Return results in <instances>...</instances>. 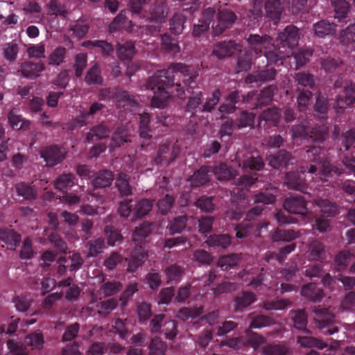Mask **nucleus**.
I'll return each mask as SVG.
<instances>
[{
    "label": "nucleus",
    "instance_id": "f257e3e1",
    "mask_svg": "<svg viewBox=\"0 0 355 355\" xmlns=\"http://www.w3.org/2000/svg\"><path fill=\"white\" fill-rule=\"evenodd\" d=\"M322 148L320 146H313L306 151L304 157L310 163L318 164L320 170L318 171L316 165L310 164L302 167L301 172L291 171L286 174L284 184L286 187L293 190L299 191L307 193L309 189L305 180V172L315 174L320 180H325L327 178L339 176L343 173V169L331 164L328 158H325L322 154Z\"/></svg>",
    "mask_w": 355,
    "mask_h": 355
},
{
    "label": "nucleus",
    "instance_id": "f03ea898",
    "mask_svg": "<svg viewBox=\"0 0 355 355\" xmlns=\"http://www.w3.org/2000/svg\"><path fill=\"white\" fill-rule=\"evenodd\" d=\"M172 68L184 76L183 83L189 94L186 108L188 112L193 113L202 101V92L196 86V82L198 73L193 67L180 62L174 63Z\"/></svg>",
    "mask_w": 355,
    "mask_h": 355
},
{
    "label": "nucleus",
    "instance_id": "7ed1b4c3",
    "mask_svg": "<svg viewBox=\"0 0 355 355\" xmlns=\"http://www.w3.org/2000/svg\"><path fill=\"white\" fill-rule=\"evenodd\" d=\"M171 64L168 69L157 70V108H164L167 106L173 92L175 85V75L178 73L173 70Z\"/></svg>",
    "mask_w": 355,
    "mask_h": 355
},
{
    "label": "nucleus",
    "instance_id": "20e7f679",
    "mask_svg": "<svg viewBox=\"0 0 355 355\" xmlns=\"http://www.w3.org/2000/svg\"><path fill=\"white\" fill-rule=\"evenodd\" d=\"M327 127L313 126L309 121H302L300 123L294 125L292 128V135L294 138H301L311 140L313 143L320 144L327 138Z\"/></svg>",
    "mask_w": 355,
    "mask_h": 355
},
{
    "label": "nucleus",
    "instance_id": "39448f33",
    "mask_svg": "<svg viewBox=\"0 0 355 355\" xmlns=\"http://www.w3.org/2000/svg\"><path fill=\"white\" fill-rule=\"evenodd\" d=\"M313 313L315 322L324 334L338 332V328L334 326L335 315L327 308L319 305L315 307Z\"/></svg>",
    "mask_w": 355,
    "mask_h": 355
},
{
    "label": "nucleus",
    "instance_id": "423d86ee",
    "mask_svg": "<svg viewBox=\"0 0 355 355\" xmlns=\"http://www.w3.org/2000/svg\"><path fill=\"white\" fill-rule=\"evenodd\" d=\"M248 338L244 337L227 338L224 341V345L234 349H240L243 347H252L254 349L258 347L264 342V338L256 333L247 331Z\"/></svg>",
    "mask_w": 355,
    "mask_h": 355
},
{
    "label": "nucleus",
    "instance_id": "0eeeda50",
    "mask_svg": "<svg viewBox=\"0 0 355 355\" xmlns=\"http://www.w3.org/2000/svg\"><path fill=\"white\" fill-rule=\"evenodd\" d=\"M218 24L213 26L214 35H220L226 28L232 27L237 19L236 14L230 10H219L218 15Z\"/></svg>",
    "mask_w": 355,
    "mask_h": 355
},
{
    "label": "nucleus",
    "instance_id": "6e6552de",
    "mask_svg": "<svg viewBox=\"0 0 355 355\" xmlns=\"http://www.w3.org/2000/svg\"><path fill=\"white\" fill-rule=\"evenodd\" d=\"M215 14V9L211 7L206 8L203 11L201 18L198 20V23L193 26L192 32L193 37H200L207 32L211 23L214 20Z\"/></svg>",
    "mask_w": 355,
    "mask_h": 355
},
{
    "label": "nucleus",
    "instance_id": "1a4fd4ad",
    "mask_svg": "<svg viewBox=\"0 0 355 355\" xmlns=\"http://www.w3.org/2000/svg\"><path fill=\"white\" fill-rule=\"evenodd\" d=\"M268 223H256L254 221L246 218L235 226L236 236L239 239H244L249 236L251 234L255 236H259V231L263 227H266Z\"/></svg>",
    "mask_w": 355,
    "mask_h": 355
},
{
    "label": "nucleus",
    "instance_id": "9d476101",
    "mask_svg": "<svg viewBox=\"0 0 355 355\" xmlns=\"http://www.w3.org/2000/svg\"><path fill=\"white\" fill-rule=\"evenodd\" d=\"M300 30L294 25L287 26L279 33L278 39L283 47L293 49L296 46L300 40Z\"/></svg>",
    "mask_w": 355,
    "mask_h": 355
},
{
    "label": "nucleus",
    "instance_id": "9b49d317",
    "mask_svg": "<svg viewBox=\"0 0 355 355\" xmlns=\"http://www.w3.org/2000/svg\"><path fill=\"white\" fill-rule=\"evenodd\" d=\"M284 209L290 214L305 216L308 212L306 202L298 195H293L285 199Z\"/></svg>",
    "mask_w": 355,
    "mask_h": 355
},
{
    "label": "nucleus",
    "instance_id": "f8f14e48",
    "mask_svg": "<svg viewBox=\"0 0 355 355\" xmlns=\"http://www.w3.org/2000/svg\"><path fill=\"white\" fill-rule=\"evenodd\" d=\"M65 150L57 145L46 147L41 151V157L49 166L60 163L65 158Z\"/></svg>",
    "mask_w": 355,
    "mask_h": 355
},
{
    "label": "nucleus",
    "instance_id": "ddd939ff",
    "mask_svg": "<svg viewBox=\"0 0 355 355\" xmlns=\"http://www.w3.org/2000/svg\"><path fill=\"white\" fill-rule=\"evenodd\" d=\"M246 41L250 48L258 55L263 53L266 49L270 47L272 40L267 35L261 36L257 34H250L246 37Z\"/></svg>",
    "mask_w": 355,
    "mask_h": 355
},
{
    "label": "nucleus",
    "instance_id": "4468645a",
    "mask_svg": "<svg viewBox=\"0 0 355 355\" xmlns=\"http://www.w3.org/2000/svg\"><path fill=\"white\" fill-rule=\"evenodd\" d=\"M345 97L338 96L334 105L337 114H342L344 110L355 103V85H349L345 88Z\"/></svg>",
    "mask_w": 355,
    "mask_h": 355
},
{
    "label": "nucleus",
    "instance_id": "2eb2a0df",
    "mask_svg": "<svg viewBox=\"0 0 355 355\" xmlns=\"http://www.w3.org/2000/svg\"><path fill=\"white\" fill-rule=\"evenodd\" d=\"M241 51V46L234 41H223L218 42L213 49V54L218 59L232 55L236 51Z\"/></svg>",
    "mask_w": 355,
    "mask_h": 355
},
{
    "label": "nucleus",
    "instance_id": "dca6fc26",
    "mask_svg": "<svg viewBox=\"0 0 355 355\" xmlns=\"http://www.w3.org/2000/svg\"><path fill=\"white\" fill-rule=\"evenodd\" d=\"M212 167L202 166L189 178V181L193 187H201L211 180Z\"/></svg>",
    "mask_w": 355,
    "mask_h": 355
},
{
    "label": "nucleus",
    "instance_id": "f3484780",
    "mask_svg": "<svg viewBox=\"0 0 355 355\" xmlns=\"http://www.w3.org/2000/svg\"><path fill=\"white\" fill-rule=\"evenodd\" d=\"M264 8L266 17L277 24L280 20L284 10L281 0H266Z\"/></svg>",
    "mask_w": 355,
    "mask_h": 355
},
{
    "label": "nucleus",
    "instance_id": "a211bd4d",
    "mask_svg": "<svg viewBox=\"0 0 355 355\" xmlns=\"http://www.w3.org/2000/svg\"><path fill=\"white\" fill-rule=\"evenodd\" d=\"M126 10H122L115 17L109 26V31L111 33L118 31L121 29L125 30L128 33L132 31V21L128 20L126 17Z\"/></svg>",
    "mask_w": 355,
    "mask_h": 355
},
{
    "label": "nucleus",
    "instance_id": "6ab92c4d",
    "mask_svg": "<svg viewBox=\"0 0 355 355\" xmlns=\"http://www.w3.org/2000/svg\"><path fill=\"white\" fill-rule=\"evenodd\" d=\"M113 180V173L111 171L104 169L94 174L93 178L92 179V184L96 189L107 188L112 184Z\"/></svg>",
    "mask_w": 355,
    "mask_h": 355
},
{
    "label": "nucleus",
    "instance_id": "aec40b11",
    "mask_svg": "<svg viewBox=\"0 0 355 355\" xmlns=\"http://www.w3.org/2000/svg\"><path fill=\"white\" fill-rule=\"evenodd\" d=\"M147 258V253L141 245H137L128 259V271H135Z\"/></svg>",
    "mask_w": 355,
    "mask_h": 355
},
{
    "label": "nucleus",
    "instance_id": "412c9836",
    "mask_svg": "<svg viewBox=\"0 0 355 355\" xmlns=\"http://www.w3.org/2000/svg\"><path fill=\"white\" fill-rule=\"evenodd\" d=\"M44 69V64L40 62H24L21 65V69L19 71L21 74L28 78L35 79L40 76L42 71Z\"/></svg>",
    "mask_w": 355,
    "mask_h": 355
},
{
    "label": "nucleus",
    "instance_id": "4be33fe9",
    "mask_svg": "<svg viewBox=\"0 0 355 355\" xmlns=\"http://www.w3.org/2000/svg\"><path fill=\"white\" fill-rule=\"evenodd\" d=\"M111 131L110 128L101 122L92 126L86 135V139L88 142L104 139L108 138Z\"/></svg>",
    "mask_w": 355,
    "mask_h": 355
},
{
    "label": "nucleus",
    "instance_id": "5701e85b",
    "mask_svg": "<svg viewBox=\"0 0 355 355\" xmlns=\"http://www.w3.org/2000/svg\"><path fill=\"white\" fill-rule=\"evenodd\" d=\"M315 35L320 38L334 35L336 32V25L326 19H322L313 24Z\"/></svg>",
    "mask_w": 355,
    "mask_h": 355
},
{
    "label": "nucleus",
    "instance_id": "b1692460",
    "mask_svg": "<svg viewBox=\"0 0 355 355\" xmlns=\"http://www.w3.org/2000/svg\"><path fill=\"white\" fill-rule=\"evenodd\" d=\"M8 120L10 125L15 130H24L29 129L31 121L25 119L21 114H19V110L13 108L8 113Z\"/></svg>",
    "mask_w": 355,
    "mask_h": 355
},
{
    "label": "nucleus",
    "instance_id": "393cba45",
    "mask_svg": "<svg viewBox=\"0 0 355 355\" xmlns=\"http://www.w3.org/2000/svg\"><path fill=\"white\" fill-rule=\"evenodd\" d=\"M179 154V149L173 147L171 151L170 144H166L160 146L157 153V166L159 163L164 162L166 165L170 164Z\"/></svg>",
    "mask_w": 355,
    "mask_h": 355
},
{
    "label": "nucleus",
    "instance_id": "a878e982",
    "mask_svg": "<svg viewBox=\"0 0 355 355\" xmlns=\"http://www.w3.org/2000/svg\"><path fill=\"white\" fill-rule=\"evenodd\" d=\"M277 71L274 68L267 69L249 74L246 78L247 83H265L275 79Z\"/></svg>",
    "mask_w": 355,
    "mask_h": 355
},
{
    "label": "nucleus",
    "instance_id": "bb28decb",
    "mask_svg": "<svg viewBox=\"0 0 355 355\" xmlns=\"http://www.w3.org/2000/svg\"><path fill=\"white\" fill-rule=\"evenodd\" d=\"M302 295L311 302H320L324 296L323 290L314 283L304 285L301 291Z\"/></svg>",
    "mask_w": 355,
    "mask_h": 355
},
{
    "label": "nucleus",
    "instance_id": "cd10ccee",
    "mask_svg": "<svg viewBox=\"0 0 355 355\" xmlns=\"http://www.w3.org/2000/svg\"><path fill=\"white\" fill-rule=\"evenodd\" d=\"M0 240L3 241L10 249H15L19 245L21 235L12 229H0Z\"/></svg>",
    "mask_w": 355,
    "mask_h": 355
},
{
    "label": "nucleus",
    "instance_id": "c85d7f7f",
    "mask_svg": "<svg viewBox=\"0 0 355 355\" xmlns=\"http://www.w3.org/2000/svg\"><path fill=\"white\" fill-rule=\"evenodd\" d=\"M164 318L163 314H157V333L164 331L166 338L173 340L177 334V324L174 320H170L165 322L164 329H161L162 322Z\"/></svg>",
    "mask_w": 355,
    "mask_h": 355
},
{
    "label": "nucleus",
    "instance_id": "c756f323",
    "mask_svg": "<svg viewBox=\"0 0 355 355\" xmlns=\"http://www.w3.org/2000/svg\"><path fill=\"white\" fill-rule=\"evenodd\" d=\"M291 155L285 150H281L277 153L270 155L267 157V161L273 168H279L286 166L290 161Z\"/></svg>",
    "mask_w": 355,
    "mask_h": 355
},
{
    "label": "nucleus",
    "instance_id": "7c9ffc66",
    "mask_svg": "<svg viewBox=\"0 0 355 355\" xmlns=\"http://www.w3.org/2000/svg\"><path fill=\"white\" fill-rule=\"evenodd\" d=\"M241 96L238 90L231 92L225 99V103H222L218 110L223 114H232L235 112L236 104L240 101Z\"/></svg>",
    "mask_w": 355,
    "mask_h": 355
},
{
    "label": "nucleus",
    "instance_id": "2f4dec72",
    "mask_svg": "<svg viewBox=\"0 0 355 355\" xmlns=\"http://www.w3.org/2000/svg\"><path fill=\"white\" fill-rule=\"evenodd\" d=\"M308 252L310 260L322 261L326 258L324 245L317 240L310 243Z\"/></svg>",
    "mask_w": 355,
    "mask_h": 355
},
{
    "label": "nucleus",
    "instance_id": "473e14b6",
    "mask_svg": "<svg viewBox=\"0 0 355 355\" xmlns=\"http://www.w3.org/2000/svg\"><path fill=\"white\" fill-rule=\"evenodd\" d=\"M329 108V100L326 94L321 92L316 94V101L314 105V111L318 116L322 119H326Z\"/></svg>",
    "mask_w": 355,
    "mask_h": 355
},
{
    "label": "nucleus",
    "instance_id": "72a5a7b5",
    "mask_svg": "<svg viewBox=\"0 0 355 355\" xmlns=\"http://www.w3.org/2000/svg\"><path fill=\"white\" fill-rule=\"evenodd\" d=\"M277 92V87L274 85H270L258 94L257 102L254 103V108H258L269 104L273 98L274 94Z\"/></svg>",
    "mask_w": 355,
    "mask_h": 355
},
{
    "label": "nucleus",
    "instance_id": "f704fd0d",
    "mask_svg": "<svg viewBox=\"0 0 355 355\" xmlns=\"http://www.w3.org/2000/svg\"><path fill=\"white\" fill-rule=\"evenodd\" d=\"M74 174L68 173L58 175L54 180V187L60 191L71 188L76 182Z\"/></svg>",
    "mask_w": 355,
    "mask_h": 355
},
{
    "label": "nucleus",
    "instance_id": "c9c22d12",
    "mask_svg": "<svg viewBox=\"0 0 355 355\" xmlns=\"http://www.w3.org/2000/svg\"><path fill=\"white\" fill-rule=\"evenodd\" d=\"M354 256L349 251H340L334 258V268L336 271H343L346 269L351 261L354 260Z\"/></svg>",
    "mask_w": 355,
    "mask_h": 355
},
{
    "label": "nucleus",
    "instance_id": "e433bc0d",
    "mask_svg": "<svg viewBox=\"0 0 355 355\" xmlns=\"http://www.w3.org/2000/svg\"><path fill=\"white\" fill-rule=\"evenodd\" d=\"M321 66L327 73L339 72L344 69V64L338 58L327 57L321 61Z\"/></svg>",
    "mask_w": 355,
    "mask_h": 355
},
{
    "label": "nucleus",
    "instance_id": "4c0bfd02",
    "mask_svg": "<svg viewBox=\"0 0 355 355\" xmlns=\"http://www.w3.org/2000/svg\"><path fill=\"white\" fill-rule=\"evenodd\" d=\"M218 180H228L235 177L236 171L225 163H220L212 168V172Z\"/></svg>",
    "mask_w": 355,
    "mask_h": 355
},
{
    "label": "nucleus",
    "instance_id": "58836bf2",
    "mask_svg": "<svg viewBox=\"0 0 355 355\" xmlns=\"http://www.w3.org/2000/svg\"><path fill=\"white\" fill-rule=\"evenodd\" d=\"M161 49L162 51L175 54L180 52V47L177 39L166 33L161 36Z\"/></svg>",
    "mask_w": 355,
    "mask_h": 355
},
{
    "label": "nucleus",
    "instance_id": "ea45409f",
    "mask_svg": "<svg viewBox=\"0 0 355 355\" xmlns=\"http://www.w3.org/2000/svg\"><path fill=\"white\" fill-rule=\"evenodd\" d=\"M25 345L29 348V352L34 349H40L44 343V336L42 332L37 331L27 335L24 338Z\"/></svg>",
    "mask_w": 355,
    "mask_h": 355
},
{
    "label": "nucleus",
    "instance_id": "a19ab883",
    "mask_svg": "<svg viewBox=\"0 0 355 355\" xmlns=\"http://www.w3.org/2000/svg\"><path fill=\"white\" fill-rule=\"evenodd\" d=\"M292 320L293 326L295 329L302 331L303 332L310 334L311 331L306 329L307 326V314L303 309H299L293 311Z\"/></svg>",
    "mask_w": 355,
    "mask_h": 355
},
{
    "label": "nucleus",
    "instance_id": "79ce46f5",
    "mask_svg": "<svg viewBox=\"0 0 355 355\" xmlns=\"http://www.w3.org/2000/svg\"><path fill=\"white\" fill-rule=\"evenodd\" d=\"M116 53L119 59L122 60H130L135 53V44L131 41L119 43Z\"/></svg>",
    "mask_w": 355,
    "mask_h": 355
},
{
    "label": "nucleus",
    "instance_id": "37998d69",
    "mask_svg": "<svg viewBox=\"0 0 355 355\" xmlns=\"http://www.w3.org/2000/svg\"><path fill=\"white\" fill-rule=\"evenodd\" d=\"M297 343L302 347L312 348L315 347L319 349H322L327 347V345L322 340L313 336H299L297 338Z\"/></svg>",
    "mask_w": 355,
    "mask_h": 355
},
{
    "label": "nucleus",
    "instance_id": "c03bdc74",
    "mask_svg": "<svg viewBox=\"0 0 355 355\" xmlns=\"http://www.w3.org/2000/svg\"><path fill=\"white\" fill-rule=\"evenodd\" d=\"M239 166L242 167L244 171H259L263 169L264 166V162L261 157H253L251 156L242 162V164H239Z\"/></svg>",
    "mask_w": 355,
    "mask_h": 355
},
{
    "label": "nucleus",
    "instance_id": "a18cd8bd",
    "mask_svg": "<svg viewBox=\"0 0 355 355\" xmlns=\"http://www.w3.org/2000/svg\"><path fill=\"white\" fill-rule=\"evenodd\" d=\"M152 230V224L146 221L144 222L141 225L135 228L132 234V240L135 243L141 244Z\"/></svg>",
    "mask_w": 355,
    "mask_h": 355
},
{
    "label": "nucleus",
    "instance_id": "49530a36",
    "mask_svg": "<svg viewBox=\"0 0 355 355\" xmlns=\"http://www.w3.org/2000/svg\"><path fill=\"white\" fill-rule=\"evenodd\" d=\"M206 242L209 246L225 249L231 244L232 239L228 234H213Z\"/></svg>",
    "mask_w": 355,
    "mask_h": 355
},
{
    "label": "nucleus",
    "instance_id": "de8ad7c7",
    "mask_svg": "<svg viewBox=\"0 0 355 355\" xmlns=\"http://www.w3.org/2000/svg\"><path fill=\"white\" fill-rule=\"evenodd\" d=\"M338 142L340 145L339 150L342 151L343 148L344 151L349 150V148L355 143V129H350L342 133V135L338 137Z\"/></svg>",
    "mask_w": 355,
    "mask_h": 355
},
{
    "label": "nucleus",
    "instance_id": "09e8293b",
    "mask_svg": "<svg viewBox=\"0 0 355 355\" xmlns=\"http://www.w3.org/2000/svg\"><path fill=\"white\" fill-rule=\"evenodd\" d=\"M256 300V295L252 292L244 291L234 300L235 309L241 311L252 304Z\"/></svg>",
    "mask_w": 355,
    "mask_h": 355
},
{
    "label": "nucleus",
    "instance_id": "8fccbe9b",
    "mask_svg": "<svg viewBox=\"0 0 355 355\" xmlns=\"http://www.w3.org/2000/svg\"><path fill=\"white\" fill-rule=\"evenodd\" d=\"M115 185L121 196H127L132 193V188L127 174L119 173L116 179Z\"/></svg>",
    "mask_w": 355,
    "mask_h": 355
},
{
    "label": "nucleus",
    "instance_id": "3c124183",
    "mask_svg": "<svg viewBox=\"0 0 355 355\" xmlns=\"http://www.w3.org/2000/svg\"><path fill=\"white\" fill-rule=\"evenodd\" d=\"M318 205L322 213V216L334 217L338 213V205L328 199H320L318 201Z\"/></svg>",
    "mask_w": 355,
    "mask_h": 355
},
{
    "label": "nucleus",
    "instance_id": "603ef678",
    "mask_svg": "<svg viewBox=\"0 0 355 355\" xmlns=\"http://www.w3.org/2000/svg\"><path fill=\"white\" fill-rule=\"evenodd\" d=\"M296 64V67L299 68L305 65L309 62L313 55V50L310 48H302L292 53Z\"/></svg>",
    "mask_w": 355,
    "mask_h": 355
},
{
    "label": "nucleus",
    "instance_id": "864d4df0",
    "mask_svg": "<svg viewBox=\"0 0 355 355\" xmlns=\"http://www.w3.org/2000/svg\"><path fill=\"white\" fill-rule=\"evenodd\" d=\"M17 193L26 200H35L37 193L36 189L30 184L25 182H20L15 185Z\"/></svg>",
    "mask_w": 355,
    "mask_h": 355
},
{
    "label": "nucleus",
    "instance_id": "5fc2aeb1",
    "mask_svg": "<svg viewBox=\"0 0 355 355\" xmlns=\"http://www.w3.org/2000/svg\"><path fill=\"white\" fill-rule=\"evenodd\" d=\"M67 49L62 46L56 47L49 55L47 62L49 65L59 66L64 62Z\"/></svg>",
    "mask_w": 355,
    "mask_h": 355
},
{
    "label": "nucleus",
    "instance_id": "6e6d98bb",
    "mask_svg": "<svg viewBox=\"0 0 355 355\" xmlns=\"http://www.w3.org/2000/svg\"><path fill=\"white\" fill-rule=\"evenodd\" d=\"M281 112L276 107L268 108L259 116L260 121L271 123L274 126H277L279 122Z\"/></svg>",
    "mask_w": 355,
    "mask_h": 355
},
{
    "label": "nucleus",
    "instance_id": "4d7b16f0",
    "mask_svg": "<svg viewBox=\"0 0 355 355\" xmlns=\"http://www.w3.org/2000/svg\"><path fill=\"white\" fill-rule=\"evenodd\" d=\"M85 80L88 85H101L103 78L101 76V70L98 64H94L87 71Z\"/></svg>",
    "mask_w": 355,
    "mask_h": 355
},
{
    "label": "nucleus",
    "instance_id": "13d9d810",
    "mask_svg": "<svg viewBox=\"0 0 355 355\" xmlns=\"http://www.w3.org/2000/svg\"><path fill=\"white\" fill-rule=\"evenodd\" d=\"M299 237V234L293 230H282L277 228L272 234V239L275 242H290Z\"/></svg>",
    "mask_w": 355,
    "mask_h": 355
},
{
    "label": "nucleus",
    "instance_id": "bf43d9fd",
    "mask_svg": "<svg viewBox=\"0 0 355 355\" xmlns=\"http://www.w3.org/2000/svg\"><path fill=\"white\" fill-rule=\"evenodd\" d=\"M187 17L182 13H175L169 21L170 30L175 35H180L184 28Z\"/></svg>",
    "mask_w": 355,
    "mask_h": 355
},
{
    "label": "nucleus",
    "instance_id": "052dcab7",
    "mask_svg": "<svg viewBox=\"0 0 355 355\" xmlns=\"http://www.w3.org/2000/svg\"><path fill=\"white\" fill-rule=\"evenodd\" d=\"M115 97L116 105L118 107H124L125 105L132 107L137 106V101L127 91L118 90L115 94Z\"/></svg>",
    "mask_w": 355,
    "mask_h": 355
},
{
    "label": "nucleus",
    "instance_id": "680f3d73",
    "mask_svg": "<svg viewBox=\"0 0 355 355\" xmlns=\"http://www.w3.org/2000/svg\"><path fill=\"white\" fill-rule=\"evenodd\" d=\"M153 207L152 202L148 199H142L137 202L133 209V218L137 219L148 214Z\"/></svg>",
    "mask_w": 355,
    "mask_h": 355
},
{
    "label": "nucleus",
    "instance_id": "e2e57ef3",
    "mask_svg": "<svg viewBox=\"0 0 355 355\" xmlns=\"http://www.w3.org/2000/svg\"><path fill=\"white\" fill-rule=\"evenodd\" d=\"M332 6L334 8V17L336 19L341 21L347 17L349 9V3L346 0H334L332 1Z\"/></svg>",
    "mask_w": 355,
    "mask_h": 355
},
{
    "label": "nucleus",
    "instance_id": "0e129e2a",
    "mask_svg": "<svg viewBox=\"0 0 355 355\" xmlns=\"http://www.w3.org/2000/svg\"><path fill=\"white\" fill-rule=\"evenodd\" d=\"M88 250V257H95L103 252L105 241L103 238H97L89 241L86 245Z\"/></svg>",
    "mask_w": 355,
    "mask_h": 355
},
{
    "label": "nucleus",
    "instance_id": "69168bd1",
    "mask_svg": "<svg viewBox=\"0 0 355 355\" xmlns=\"http://www.w3.org/2000/svg\"><path fill=\"white\" fill-rule=\"evenodd\" d=\"M7 346L11 355H28L29 348L25 345V342H16L14 340L8 339Z\"/></svg>",
    "mask_w": 355,
    "mask_h": 355
},
{
    "label": "nucleus",
    "instance_id": "338daca9",
    "mask_svg": "<svg viewBox=\"0 0 355 355\" xmlns=\"http://www.w3.org/2000/svg\"><path fill=\"white\" fill-rule=\"evenodd\" d=\"M128 141L130 140L128 138V130L123 127H119L113 133L111 146L112 148L120 147Z\"/></svg>",
    "mask_w": 355,
    "mask_h": 355
},
{
    "label": "nucleus",
    "instance_id": "774afa93",
    "mask_svg": "<svg viewBox=\"0 0 355 355\" xmlns=\"http://www.w3.org/2000/svg\"><path fill=\"white\" fill-rule=\"evenodd\" d=\"M203 313L202 306H196L193 308L184 307L180 309L178 313L177 317L184 321L189 318H196Z\"/></svg>",
    "mask_w": 355,
    "mask_h": 355
}]
</instances>
